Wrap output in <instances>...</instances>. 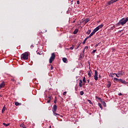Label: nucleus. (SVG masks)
I'll return each instance as SVG.
<instances>
[{
	"label": "nucleus",
	"mask_w": 128,
	"mask_h": 128,
	"mask_svg": "<svg viewBox=\"0 0 128 128\" xmlns=\"http://www.w3.org/2000/svg\"><path fill=\"white\" fill-rule=\"evenodd\" d=\"M128 22V17L122 18L119 22L116 24L117 26H124Z\"/></svg>",
	"instance_id": "1"
},
{
	"label": "nucleus",
	"mask_w": 128,
	"mask_h": 128,
	"mask_svg": "<svg viewBox=\"0 0 128 128\" xmlns=\"http://www.w3.org/2000/svg\"><path fill=\"white\" fill-rule=\"evenodd\" d=\"M28 52H26L22 54L21 60H26L28 59Z\"/></svg>",
	"instance_id": "2"
},
{
	"label": "nucleus",
	"mask_w": 128,
	"mask_h": 128,
	"mask_svg": "<svg viewBox=\"0 0 128 128\" xmlns=\"http://www.w3.org/2000/svg\"><path fill=\"white\" fill-rule=\"evenodd\" d=\"M56 58V54H54V53H52L51 56L49 60V62L50 64H52L54 60V59Z\"/></svg>",
	"instance_id": "3"
},
{
	"label": "nucleus",
	"mask_w": 128,
	"mask_h": 128,
	"mask_svg": "<svg viewBox=\"0 0 128 128\" xmlns=\"http://www.w3.org/2000/svg\"><path fill=\"white\" fill-rule=\"evenodd\" d=\"M120 0H111L107 2V6H110L112 4H114V2H118Z\"/></svg>",
	"instance_id": "4"
},
{
	"label": "nucleus",
	"mask_w": 128,
	"mask_h": 128,
	"mask_svg": "<svg viewBox=\"0 0 128 128\" xmlns=\"http://www.w3.org/2000/svg\"><path fill=\"white\" fill-rule=\"evenodd\" d=\"M98 71H96V70H95L94 74V79L95 80H98Z\"/></svg>",
	"instance_id": "5"
},
{
	"label": "nucleus",
	"mask_w": 128,
	"mask_h": 128,
	"mask_svg": "<svg viewBox=\"0 0 128 128\" xmlns=\"http://www.w3.org/2000/svg\"><path fill=\"white\" fill-rule=\"evenodd\" d=\"M57 108H58V107L56 106V104H54V105L53 106L52 112H56Z\"/></svg>",
	"instance_id": "6"
},
{
	"label": "nucleus",
	"mask_w": 128,
	"mask_h": 128,
	"mask_svg": "<svg viewBox=\"0 0 128 128\" xmlns=\"http://www.w3.org/2000/svg\"><path fill=\"white\" fill-rule=\"evenodd\" d=\"M88 46H85L84 50L82 51V53L84 54V52H88Z\"/></svg>",
	"instance_id": "7"
},
{
	"label": "nucleus",
	"mask_w": 128,
	"mask_h": 128,
	"mask_svg": "<svg viewBox=\"0 0 128 128\" xmlns=\"http://www.w3.org/2000/svg\"><path fill=\"white\" fill-rule=\"evenodd\" d=\"M102 26H104V25H102V24L100 25L99 26H97L95 28V30L98 32V30H100V28H102Z\"/></svg>",
	"instance_id": "8"
},
{
	"label": "nucleus",
	"mask_w": 128,
	"mask_h": 128,
	"mask_svg": "<svg viewBox=\"0 0 128 128\" xmlns=\"http://www.w3.org/2000/svg\"><path fill=\"white\" fill-rule=\"evenodd\" d=\"M119 82H122V84H126V82L122 79H119Z\"/></svg>",
	"instance_id": "9"
},
{
	"label": "nucleus",
	"mask_w": 128,
	"mask_h": 128,
	"mask_svg": "<svg viewBox=\"0 0 128 128\" xmlns=\"http://www.w3.org/2000/svg\"><path fill=\"white\" fill-rule=\"evenodd\" d=\"M54 116H60L61 118H62V116H60V114L56 113V112H53Z\"/></svg>",
	"instance_id": "10"
},
{
	"label": "nucleus",
	"mask_w": 128,
	"mask_h": 128,
	"mask_svg": "<svg viewBox=\"0 0 128 128\" xmlns=\"http://www.w3.org/2000/svg\"><path fill=\"white\" fill-rule=\"evenodd\" d=\"M79 86L80 88H82V80H79Z\"/></svg>",
	"instance_id": "11"
},
{
	"label": "nucleus",
	"mask_w": 128,
	"mask_h": 128,
	"mask_svg": "<svg viewBox=\"0 0 128 128\" xmlns=\"http://www.w3.org/2000/svg\"><path fill=\"white\" fill-rule=\"evenodd\" d=\"M20 128H26V125H24V123H22V124H20Z\"/></svg>",
	"instance_id": "12"
},
{
	"label": "nucleus",
	"mask_w": 128,
	"mask_h": 128,
	"mask_svg": "<svg viewBox=\"0 0 128 128\" xmlns=\"http://www.w3.org/2000/svg\"><path fill=\"white\" fill-rule=\"evenodd\" d=\"M106 86L107 88H110V86H112V82H108Z\"/></svg>",
	"instance_id": "13"
},
{
	"label": "nucleus",
	"mask_w": 128,
	"mask_h": 128,
	"mask_svg": "<svg viewBox=\"0 0 128 128\" xmlns=\"http://www.w3.org/2000/svg\"><path fill=\"white\" fill-rule=\"evenodd\" d=\"M5 84L4 82H2L0 84V88H4V86Z\"/></svg>",
	"instance_id": "14"
},
{
	"label": "nucleus",
	"mask_w": 128,
	"mask_h": 128,
	"mask_svg": "<svg viewBox=\"0 0 128 128\" xmlns=\"http://www.w3.org/2000/svg\"><path fill=\"white\" fill-rule=\"evenodd\" d=\"M78 29H76L74 30L73 34H78Z\"/></svg>",
	"instance_id": "15"
},
{
	"label": "nucleus",
	"mask_w": 128,
	"mask_h": 128,
	"mask_svg": "<svg viewBox=\"0 0 128 128\" xmlns=\"http://www.w3.org/2000/svg\"><path fill=\"white\" fill-rule=\"evenodd\" d=\"M6 111V106H4L2 110V114H4V112Z\"/></svg>",
	"instance_id": "16"
},
{
	"label": "nucleus",
	"mask_w": 128,
	"mask_h": 128,
	"mask_svg": "<svg viewBox=\"0 0 128 128\" xmlns=\"http://www.w3.org/2000/svg\"><path fill=\"white\" fill-rule=\"evenodd\" d=\"M118 76H122V74H124V73H122V72H118Z\"/></svg>",
	"instance_id": "17"
},
{
	"label": "nucleus",
	"mask_w": 128,
	"mask_h": 128,
	"mask_svg": "<svg viewBox=\"0 0 128 128\" xmlns=\"http://www.w3.org/2000/svg\"><path fill=\"white\" fill-rule=\"evenodd\" d=\"M62 60L64 62H68V59L66 58H64Z\"/></svg>",
	"instance_id": "18"
},
{
	"label": "nucleus",
	"mask_w": 128,
	"mask_h": 128,
	"mask_svg": "<svg viewBox=\"0 0 128 128\" xmlns=\"http://www.w3.org/2000/svg\"><path fill=\"white\" fill-rule=\"evenodd\" d=\"M96 32H98L96 28L94 29V30H93V32L91 33L92 34H96Z\"/></svg>",
	"instance_id": "19"
},
{
	"label": "nucleus",
	"mask_w": 128,
	"mask_h": 128,
	"mask_svg": "<svg viewBox=\"0 0 128 128\" xmlns=\"http://www.w3.org/2000/svg\"><path fill=\"white\" fill-rule=\"evenodd\" d=\"M91 32H92V30H89L86 32V34H90Z\"/></svg>",
	"instance_id": "20"
},
{
	"label": "nucleus",
	"mask_w": 128,
	"mask_h": 128,
	"mask_svg": "<svg viewBox=\"0 0 128 128\" xmlns=\"http://www.w3.org/2000/svg\"><path fill=\"white\" fill-rule=\"evenodd\" d=\"M82 82H84L86 83V77H84L83 79H82Z\"/></svg>",
	"instance_id": "21"
},
{
	"label": "nucleus",
	"mask_w": 128,
	"mask_h": 128,
	"mask_svg": "<svg viewBox=\"0 0 128 128\" xmlns=\"http://www.w3.org/2000/svg\"><path fill=\"white\" fill-rule=\"evenodd\" d=\"M3 125H4L5 126H10V124H6V123H3Z\"/></svg>",
	"instance_id": "22"
},
{
	"label": "nucleus",
	"mask_w": 128,
	"mask_h": 128,
	"mask_svg": "<svg viewBox=\"0 0 128 128\" xmlns=\"http://www.w3.org/2000/svg\"><path fill=\"white\" fill-rule=\"evenodd\" d=\"M88 74V76H89L90 78V76H92V74H91V73H90V72L89 71Z\"/></svg>",
	"instance_id": "23"
},
{
	"label": "nucleus",
	"mask_w": 128,
	"mask_h": 128,
	"mask_svg": "<svg viewBox=\"0 0 128 128\" xmlns=\"http://www.w3.org/2000/svg\"><path fill=\"white\" fill-rule=\"evenodd\" d=\"M114 80H116L117 82L120 81V79H118V78H114Z\"/></svg>",
	"instance_id": "24"
},
{
	"label": "nucleus",
	"mask_w": 128,
	"mask_h": 128,
	"mask_svg": "<svg viewBox=\"0 0 128 128\" xmlns=\"http://www.w3.org/2000/svg\"><path fill=\"white\" fill-rule=\"evenodd\" d=\"M98 104V106H100V108H101L102 110V104H100L99 103Z\"/></svg>",
	"instance_id": "25"
},
{
	"label": "nucleus",
	"mask_w": 128,
	"mask_h": 128,
	"mask_svg": "<svg viewBox=\"0 0 128 128\" xmlns=\"http://www.w3.org/2000/svg\"><path fill=\"white\" fill-rule=\"evenodd\" d=\"M80 96H84V91L80 92Z\"/></svg>",
	"instance_id": "26"
},
{
	"label": "nucleus",
	"mask_w": 128,
	"mask_h": 128,
	"mask_svg": "<svg viewBox=\"0 0 128 128\" xmlns=\"http://www.w3.org/2000/svg\"><path fill=\"white\" fill-rule=\"evenodd\" d=\"M111 76H114V74H116V73H110V74Z\"/></svg>",
	"instance_id": "27"
},
{
	"label": "nucleus",
	"mask_w": 128,
	"mask_h": 128,
	"mask_svg": "<svg viewBox=\"0 0 128 128\" xmlns=\"http://www.w3.org/2000/svg\"><path fill=\"white\" fill-rule=\"evenodd\" d=\"M19 104H20V103H18V102H15V106H18Z\"/></svg>",
	"instance_id": "28"
},
{
	"label": "nucleus",
	"mask_w": 128,
	"mask_h": 128,
	"mask_svg": "<svg viewBox=\"0 0 128 128\" xmlns=\"http://www.w3.org/2000/svg\"><path fill=\"white\" fill-rule=\"evenodd\" d=\"M86 38H85L84 40V42H82V44H86Z\"/></svg>",
	"instance_id": "29"
},
{
	"label": "nucleus",
	"mask_w": 128,
	"mask_h": 128,
	"mask_svg": "<svg viewBox=\"0 0 128 128\" xmlns=\"http://www.w3.org/2000/svg\"><path fill=\"white\" fill-rule=\"evenodd\" d=\"M74 46H72V47H70V50H74Z\"/></svg>",
	"instance_id": "30"
},
{
	"label": "nucleus",
	"mask_w": 128,
	"mask_h": 128,
	"mask_svg": "<svg viewBox=\"0 0 128 128\" xmlns=\"http://www.w3.org/2000/svg\"><path fill=\"white\" fill-rule=\"evenodd\" d=\"M88 102L89 104H92V101H91L90 100H88Z\"/></svg>",
	"instance_id": "31"
},
{
	"label": "nucleus",
	"mask_w": 128,
	"mask_h": 128,
	"mask_svg": "<svg viewBox=\"0 0 128 128\" xmlns=\"http://www.w3.org/2000/svg\"><path fill=\"white\" fill-rule=\"evenodd\" d=\"M96 52V50H94L92 52V54H94V52Z\"/></svg>",
	"instance_id": "32"
},
{
	"label": "nucleus",
	"mask_w": 128,
	"mask_h": 128,
	"mask_svg": "<svg viewBox=\"0 0 128 128\" xmlns=\"http://www.w3.org/2000/svg\"><path fill=\"white\" fill-rule=\"evenodd\" d=\"M66 92H63V96H66Z\"/></svg>",
	"instance_id": "33"
},
{
	"label": "nucleus",
	"mask_w": 128,
	"mask_h": 128,
	"mask_svg": "<svg viewBox=\"0 0 128 128\" xmlns=\"http://www.w3.org/2000/svg\"><path fill=\"white\" fill-rule=\"evenodd\" d=\"M54 104H56V98L54 99Z\"/></svg>",
	"instance_id": "34"
},
{
	"label": "nucleus",
	"mask_w": 128,
	"mask_h": 128,
	"mask_svg": "<svg viewBox=\"0 0 128 128\" xmlns=\"http://www.w3.org/2000/svg\"><path fill=\"white\" fill-rule=\"evenodd\" d=\"M76 2H77V4H80V0H78Z\"/></svg>",
	"instance_id": "35"
},
{
	"label": "nucleus",
	"mask_w": 128,
	"mask_h": 128,
	"mask_svg": "<svg viewBox=\"0 0 128 128\" xmlns=\"http://www.w3.org/2000/svg\"><path fill=\"white\" fill-rule=\"evenodd\" d=\"M116 76H117V78H120V76H118V74H116Z\"/></svg>",
	"instance_id": "36"
},
{
	"label": "nucleus",
	"mask_w": 128,
	"mask_h": 128,
	"mask_svg": "<svg viewBox=\"0 0 128 128\" xmlns=\"http://www.w3.org/2000/svg\"><path fill=\"white\" fill-rule=\"evenodd\" d=\"M118 94V96H122V94L121 92L119 93Z\"/></svg>",
	"instance_id": "37"
},
{
	"label": "nucleus",
	"mask_w": 128,
	"mask_h": 128,
	"mask_svg": "<svg viewBox=\"0 0 128 128\" xmlns=\"http://www.w3.org/2000/svg\"><path fill=\"white\" fill-rule=\"evenodd\" d=\"M48 98H50V100L52 98V96H48Z\"/></svg>",
	"instance_id": "38"
},
{
	"label": "nucleus",
	"mask_w": 128,
	"mask_h": 128,
	"mask_svg": "<svg viewBox=\"0 0 128 128\" xmlns=\"http://www.w3.org/2000/svg\"><path fill=\"white\" fill-rule=\"evenodd\" d=\"M93 34H92V33H91L90 34V36H93Z\"/></svg>",
	"instance_id": "39"
},
{
	"label": "nucleus",
	"mask_w": 128,
	"mask_h": 128,
	"mask_svg": "<svg viewBox=\"0 0 128 128\" xmlns=\"http://www.w3.org/2000/svg\"><path fill=\"white\" fill-rule=\"evenodd\" d=\"M50 100H48L47 101V102H48V104L50 103Z\"/></svg>",
	"instance_id": "40"
},
{
	"label": "nucleus",
	"mask_w": 128,
	"mask_h": 128,
	"mask_svg": "<svg viewBox=\"0 0 128 128\" xmlns=\"http://www.w3.org/2000/svg\"><path fill=\"white\" fill-rule=\"evenodd\" d=\"M87 82H88V84H90V80H88Z\"/></svg>",
	"instance_id": "41"
},
{
	"label": "nucleus",
	"mask_w": 128,
	"mask_h": 128,
	"mask_svg": "<svg viewBox=\"0 0 128 128\" xmlns=\"http://www.w3.org/2000/svg\"><path fill=\"white\" fill-rule=\"evenodd\" d=\"M30 48H34V45H31V46H30Z\"/></svg>",
	"instance_id": "42"
},
{
	"label": "nucleus",
	"mask_w": 128,
	"mask_h": 128,
	"mask_svg": "<svg viewBox=\"0 0 128 128\" xmlns=\"http://www.w3.org/2000/svg\"><path fill=\"white\" fill-rule=\"evenodd\" d=\"M86 38V40H87L88 38H90L88 36H87Z\"/></svg>",
	"instance_id": "43"
},
{
	"label": "nucleus",
	"mask_w": 128,
	"mask_h": 128,
	"mask_svg": "<svg viewBox=\"0 0 128 128\" xmlns=\"http://www.w3.org/2000/svg\"><path fill=\"white\" fill-rule=\"evenodd\" d=\"M52 68H52V66H51V70H52Z\"/></svg>",
	"instance_id": "44"
},
{
	"label": "nucleus",
	"mask_w": 128,
	"mask_h": 128,
	"mask_svg": "<svg viewBox=\"0 0 128 128\" xmlns=\"http://www.w3.org/2000/svg\"><path fill=\"white\" fill-rule=\"evenodd\" d=\"M88 38H91L92 36H90V35L89 36H88Z\"/></svg>",
	"instance_id": "45"
},
{
	"label": "nucleus",
	"mask_w": 128,
	"mask_h": 128,
	"mask_svg": "<svg viewBox=\"0 0 128 128\" xmlns=\"http://www.w3.org/2000/svg\"><path fill=\"white\" fill-rule=\"evenodd\" d=\"M98 100H101L100 98H98Z\"/></svg>",
	"instance_id": "46"
},
{
	"label": "nucleus",
	"mask_w": 128,
	"mask_h": 128,
	"mask_svg": "<svg viewBox=\"0 0 128 128\" xmlns=\"http://www.w3.org/2000/svg\"><path fill=\"white\" fill-rule=\"evenodd\" d=\"M50 128H52V126H50Z\"/></svg>",
	"instance_id": "47"
},
{
	"label": "nucleus",
	"mask_w": 128,
	"mask_h": 128,
	"mask_svg": "<svg viewBox=\"0 0 128 128\" xmlns=\"http://www.w3.org/2000/svg\"><path fill=\"white\" fill-rule=\"evenodd\" d=\"M99 77L100 78V76H99Z\"/></svg>",
	"instance_id": "48"
},
{
	"label": "nucleus",
	"mask_w": 128,
	"mask_h": 128,
	"mask_svg": "<svg viewBox=\"0 0 128 128\" xmlns=\"http://www.w3.org/2000/svg\"><path fill=\"white\" fill-rule=\"evenodd\" d=\"M83 85L84 86V84Z\"/></svg>",
	"instance_id": "49"
},
{
	"label": "nucleus",
	"mask_w": 128,
	"mask_h": 128,
	"mask_svg": "<svg viewBox=\"0 0 128 128\" xmlns=\"http://www.w3.org/2000/svg\"><path fill=\"white\" fill-rule=\"evenodd\" d=\"M0 96H2V95L0 94Z\"/></svg>",
	"instance_id": "50"
}]
</instances>
